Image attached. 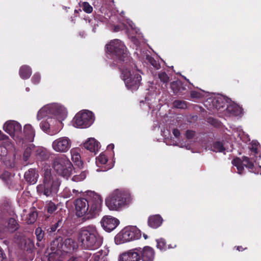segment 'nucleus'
Wrapping results in <instances>:
<instances>
[{
	"instance_id": "obj_22",
	"label": "nucleus",
	"mask_w": 261,
	"mask_h": 261,
	"mask_svg": "<svg viewBox=\"0 0 261 261\" xmlns=\"http://www.w3.org/2000/svg\"><path fill=\"white\" fill-rule=\"evenodd\" d=\"M23 133L26 139L29 142L33 141L35 137V131L30 124H26L23 128Z\"/></svg>"
},
{
	"instance_id": "obj_2",
	"label": "nucleus",
	"mask_w": 261,
	"mask_h": 261,
	"mask_svg": "<svg viewBox=\"0 0 261 261\" xmlns=\"http://www.w3.org/2000/svg\"><path fill=\"white\" fill-rule=\"evenodd\" d=\"M77 239L82 248L90 250L97 249L103 242V238L94 225L81 228L79 231Z\"/></svg>"
},
{
	"instance_id": "obj_30",
	"label": "nucleus",
	"mask_w": 261,
	"mask_h": 261,
	"mask_svg": "<svg viewBox=\"0 0 261 261\" xmlns=\"http://www.w3.org/2000/svg\"><path fill=\"white\" fill-rule=\"evenodd\" d=\"M57 205L51 201H49L47 202L45 209L48 213L52 214L57 210Z\"/></svg>"
},
{
	"instance_id": "obj_49",
	"label": "nucleus",
	"mask_w": 261,
	"mask_h": 261,
	"mask_svg": "<svg viewBox=\"0 0 261 261\" xmlns=\"http://www.w3.org/2000/svg\"><path fill=\"white\" fill-rule=\"evenodd\" d=\"M172 133H173V134L174 135V136L176 138H178L180 135L179 130L177 128L173 129Z\"/></svg>"
},
{
	"instance_id": "obj_4",
	"label": "nucleus",
	"mask_w": 261,
	"mask_h": 261,
	"mask_svg": "<svg viewBox=\"0 0 261 261\" xmlns=\"http://www.w3.org/2000/svg\"><path fill=\"white\" fill-rule=\"evenodd\" d=\"M60 181L56 175L51 173L50 167L43 170V182L37 187V191L40 195L53 197L58 192Z\"/></svg>"
},
{
	"instance_id": "obj_61",
	"label": "nucleus",
	"mask_w": 261,
	"mask_h": 261,
	"mask_svg": "<svg viewBox=\"0 0 261 261\" xmlns=\"http://www.w3.org/2000/svg\"><path fill=\"white\" fill-rule=\"evenodd\" d=\"M74 12H75V13H78V10H74Z\"/></svg>"
},
{
	"instance_id": "obj_56",
	"label": "nucleus",
	"mask_w": 261,
	"mask_h": 261,
	"mask_svg": "<svg viewBox=\"0 0 261 261\" xmlns=\"http://www.w3.org/2000/svg\"><path fill=\"white\" fill-rule=\"evenodd\" d=\"M176 247V245H174V246H172L171 244H169L167 246V249H171V248H174Z\"/></svg>"
},
{
	"instance_id": "obj_58",
	"label": "nucleus",
	"mask_w": 261,
	"mask_h": 261,
	"mask_svg": "<svg viewBox=\"0 0 261 261\" xmlns=\"http://www.w3.org/2000/svg\"><path fill=\"white\" fill-rule=\"evenodd\" d=\"M109 147H111L112 149H113L114 147V145L113 144H110L109 146Z\"/></svg>"
},
{
	"instance_id": "obj_24",
	"label": "nucleus",
	"mask_w": 261,
	"mask_h": 261,
	"mask_svg": "<svg viewBox=\"0 0 261 261\" xmlns=\"http://www.w3.org/2000/svg\"><path fill=\"white\" fill-rule=\"evenodd\" d=\"M14 175L7 171H5L0 175V178L5 182L7 186H11L13 184Z\"/></svg>"
},
{
	"instance_id": "obj_32",
	"label": "nucleus",
	"mask_w": 261,
	"mask_h": 261,
	"mask_svg": "<svg viewBox=\"0 0 261 261\" xmlns=\"http://www.w3.org/2000/svg\"><path fill=\"white\" fill-rule=\"evenodd\" d=\"M80 7L82 8L83 11L88 14H90L93 11V7L87 2H84L80 4Z\"/></svg>"
},
{
	"instance_id": "obj_19",
	"label": "nucleus",
	"mask_w": 261,
	"mask_h": 261,
	"mask_svg": "<svg viewBox=\"0 0 261 261\" xmlns=\"http://www.w3.org/2000/svg\"><path fill=\"white\" fill-rule=\"evenodd\" d=\"M98 142L94 138L89 139L84 144V147L91 152L96 153V151L98 149Z\"/></svg>"
},
{
	"instance_id": "obj_15",
	"label": "nucleus",
	"mask_w": 261,
	"mask_h": 261,
	"mask_svg": "<svg viewBox=\"0 0 261 261\" xmlns=\"http://www.w3.org/2000/svg\"><path fill=\"white\" fill-rule=\"evenodd\" d=\"M3 128L6 133L12 136L21 130V126L16 121L10 120L4 124Z\"/></svg>"
},
{
	"instance_id": "obj_36",
	"label": "nucleus",
	"mask_w": 261,
	"mask_h": 261,
	"mask_svg": "<svg viewBox=\"0 0 261 261\" xmlns=\"http://www.w3.org/2000/svg\"><path fill=\"white\" fill-rule=\"evenodd\" d=\"M86 176H87V172L84 171H82L79 175H74L72 177V179L74 181L79 182V181H81L84 180V179H85V178L86 177Z\"/></svg>"
},
{
	"instance_id": "obj_52",
	"label": "nucleus",
	"mask_w": 261,
	"mask_h": 261,
	"mask_svg": "<svg viewBox=\"0 0 261 261\" xmlns=\"http://www.w3.org/2000/svg\"><path fill=\"white\" fill-rule=\"evenodd\" d=\"M209 121L210 122H211L214 125L216 124V123H217V121L216 120V119H214V118H212V119L210 118L209 119Z\"/></svg>"
},
{
	"instance_id": "obj_13",
	"label": "nucleus",
	"mask_w": 261,
	"mask_h": 261,
	"mask_svg": "<svg viewBox=\"0 0 261 261\" xmlns=\"http://www.w3.org/2000/svg\"><path fill=\"white\" fill-rule=\"evenodd\" d=\"M103 228L108 232L113 230L119 224V221L111 216H104L100 221Z\"/></svg>"
},
{
	"instance_id": "obj_21",
	"label": "nucleus",
	"mask_w": 261,
	"mask_h": 261,
	"mask_svg": "<svg viewBox=\"0 0 261 261\" xmlns=\"http://www.w3.org/2000/svg\"><path fill=\"white\" fill-rule=\"evenodd\" d=\"M19 227V225L17 221L14 218H11L7 222V225L6 226V229L7 231L13 233L17 230Z\"/></svg>"
},
{
	"instance_id": "obj_31",
	"label": "nucleus",
	"mask_w": 261,
	"mask_h": 261,
	"mask_svg": "<svg viewBox=\"0 0 261 261\" xmlns=\"http://www.w3.org/2000/svg\"><path fill=\"white\" fill-rule=\"evenodd\" d=\"M38 217V213L36 211L30 212L26 219L27 222L29 224H32L36 221Z\"/></svg>"
},
{
	"instance_id": "obj_53",
	"label": "nucleus",
	"mask_w": 261,
	"mask_h": 261,
	"mask_svg": "<svg viewBox=\"0 0 261 261\" xmlns=\"http://www.w3.org/2000/svg\"><path fill=\"white\" fill-rule=\"evenodd\" d=\"M71 242H72V243H73V241H72L71 239H66V240H65V245H66L67 244H70V243H71Z\"/></svg>"
},
{
	"instance_id": "obj_8",
	"label": "nucleus",
	"mask_w": 261,
	"mask_h": 261,
	"mask_svg": "<svg viewBox=\"0 0 261 261\" xmlns=\"http://www.w3.org/2000/svg\"><path fill=\"white\" fill-rule=\"evenodd\" d=\"M53 167L59 175L66 179L71 175L73 168L71 162L65 156L56 158Z\"/></svg>"
},
{
	"instance_id": "obj_11",
	"label": "nucleus",
	"mask_w": 261,
	"mask_h": 261,
	"mask_svg": "<svg viewBox=\"0 0 261 261\" xmlns=\"http://www.w3.org/2000/svg\"><path fill=\"white\" fill-rule=\"evenodd\" d=\"M232 164L237 167L238 173L239 174L243 173L244 166L248 168L251 172H252L254 167L253 163L249 158L246 156H243L242 159L239 157L235 158L232 161Z\"/></svg>"
},
{
	"instance_id": "obj_55",
	"label": "nucleus",
	"mask_w": 261,
	"mask_h": 261,
	"mask_svg": "<svg viewBox=\"0 0 261 261\" xmlns=\"http://www.w3.org/2000/svg\"><path fill=\"white\" fill-rule=\"evenodd\" d=\"M119 30H120V28L118 25L115 26V28H114L115 32H118Z\"/></svg>"
},
{
	"instance_id": "obj_5",
	"label": "nucleus",
	"mask_w": 261,
	"mask_h": 261,
	"mask_svg": "<svg viewBox=\"0 0 261 261\" xmlns=\"http://www.w3.org/2000/svg\"><path fill=\"white\" fill-rule=\"evenodd\" d=\"M132 201L131 194L128 191L115 189L106 198V205L111 211H120L129 204Z\"/></svg>"
},
{
	"instance_id": "obj_38",
	"label": "nucleus",
	"mask_w": 261,
	"mask_h": 261,
	"mask_svg": "<svg viewBox=\"0 0 261 261\" xmlns=\"http://www.w3.org/2000/svg\"><path fill=\"white\" fill-rule=\"evenodd\" d=\"M62 240V238L59 237L58 238H56L54 240H53L51 243V249L52 250H55L56 248H60L59 246L60 244H61V241Z\"/></svg>"
},
{
	"instance_id": "obj_18",
	"label": "nucleus",
	"mask_w": 261,
	"mask_h": 261,
	"mask_svg": "<svg viewBox=\"0 0 261 261\" xmlns=\"http://www.w3.org/2000/svg\"><path fill=\"white\" fill-rule=\"evenodd\" d=\"M163 219L160 215L150 216L148 219V225L152 228H157L161 226Z\"/></svg>"
},
{
	"instance_id": "obj_14",
	"label": "nucleus",
	"mask_w": 261,
	"mask_h": 261,
	"mask_svg": "<svg viewBox=\"0 0 261 261\" xmlns=\"http://www.w3.org/2000/svg\"><path fill=\"white\" fill-rule=\"evenodd\" d=\"M140 259V251L138 248L123 252L119 257V261H139Z\"/></svg>"
},
{
	"instance_id": "obj_37",
	"label": "nucleus",
	"mask_w": 261,
	"mask_h": 261,
	"mask_svg": "<svg viewBox=\"0 0 261 261\" xmlns=\"http://www.w3.org/2000/svg\"><path fill=\"white\" fill-rule=\"evenodd\" d=\"M35 234L38 241H41L44 237V231L41 227H38L35 229Z\"/></svg>"
},
{
	"instance_id": "obj_59",
	"label": "nucleus",
	"mask_w": 261,
	"mask_h": 261,
	"mask_svg": "<svg viewBox=\"0 0 261 261\" xmlns=\"http://www.w3.org/2000/svg\"><path fill=\"white\" fill-rule=\"evenodd\" d=\"M143 237L145 239H146L148 238L147 236L145 234H143Z\"/></svg>"
},
{
	"instance_id": "obj_6",
	"label": "nucleus",
	"mask_w": 261,
	"mask_h": 261,
	"mask_svg": "<svg viewBox=\"0 0 261 261\" xmlns=\"http://www.w3.org/2000/svg\"><path fill=\"white\" fill-rule=\"evenodd\" d=\"M120 66L119 69L126 87L132 90H137L140 85L142 77L139 73H135L134 71V70H138L136 65L133 62L126 66Z\"/></svg>"
},
{
	"instance_id": "obj_23",
	"label": "nucleus",
	"mask_w": 261,
	"mask_h": 261,
	"mask_svg": "<svg viewBox=\"0 0 261 261\" xmlns=\"http://www.w3.org/2000/svg\"><path fill=\"white\" fill-rule=\"evenodd\" d=\"M19 74L21 79L23 80L28 79L32 74V69L28 65H23L19 69Z\"/></svg>"
},
{
	"instance_id": "obj_7",
	"label": "nucleus",
	"mask_w": 261,
	"mask_h": 261,
	"mask_svg": "<svg viewBox=\"0 0 261 261\" xmlns=\"http://www.w3.org/2000/svg\"><path fill=\"white\" fill-rule=\"evenodd\" d=\"M141 231L136 226H129L124 228L116 235L115 238L117 244H120L138 240L141 238Z\"/></svg>"
},
{
	"instance_id": "obj_39",
	"label": "nucleus",
	"mask_w": 261,
	"mask_h": 261,
	"mask_svg": "<svg viewBox=\"0 0 261 261\" xmlns=\"http://www.w3.org/2000/svg\"><path fill=\"white\" fill-rule=\"evenodd\" d=\"M146 59L148 62L155 69H159L160 68V65L153 57L147 56Z\"/></svg>"
},
{
	"instance_id": "obj_42",
	"label": "nucleus",
	"mask_w": 261,
	"mask_h": 261,
	"mask_svg": "<svg viewBox=\"0 0 261 261\" xmlns=\"http://www.w3.org/2000/svg\"><path fill=\"white\" fill-rule=\"evenodd\" d=\"M63 196L65 198L73 197V194L70 189L67 187H66L63 191Z\"/></svg>"
},
{
	"instance_id": "obj_1",
	"label": "nucleus",
	"mask_w": 261,
	"mask_h": 261,
	"mask_svg": "<svg viewBox=\"0 0 261 261\" xmlns=\"http://www.w3.org/2000/svg\"><path fill=\"white\" fill-rule=\"evenodd\" d=\"M102 197L94 191H88L87 198H81L75 200L76 215L79 217L86 215L87 219H91L98 215L101 210Z\"/></svg>"
},
{
	"instance_id": "obj_25",
	"label": "nucleus",
	"mask_w": 261,
	"mask_h": 261,
	"mask_svg": "<svg viewBox=\"0 0 261 261\" xmlns=\"http://www.w3.org/2000/svg\"><path fill=\"white\" fill-rule=\"evenodd\" d=\"M210 150L216 152H222L226 150L222 142H214L211 146Z\"/></svg>"
},
{
	"instance_id": "obj_57",
	"label": "nucleus",
	"mask_w": 261,
	"mask_h": 261,
	"mask_svg": "<svg viewBox=\"0 0 261 261\" xmlns=\"http://www.w3.org/2000/svg\"><path fill=\"white\" fill-rule=\"evenodd\" d=\"M251 150L255 153H257V148H254V147H253L252 148Z\"/></svg>"
},
{
	"instance_id": "obj_54",
	"label": "nucleus",
	"mask_w": 261,
	"mask_h": 261,
	"mask_svg": "<svg viewBox=\"0 0 261 261\" xmlns=\"http://www.w3.org/2000/svg\"><path fill=\"white\" fill-rule=\"evenodd\" d=\"M72 193L73 194V197L74 195H76L77 194L79 193V191L77 190H76L75 189H73L72 191Z\"/></svg>"
},
{
	"instance_id": "obj_45",
	"label": "nucleus",
	"mask_w": 261,
	"mask_h": 261,
	"mask_svg": "<svg viewBox=\"0 0 261 261\" xmlns=\"http://www.w3.org/2000/svg\"><path fill=\"white\" fill-rule=\"evenodd\" d=\"M190 96L192 98H200L202 96L200 92L197 91H191L190 92Z\"/></svg>"
},
{
	"instance_id": "obj_26",
	"label": "nucleus",
	"mask_w": 261,
	"mask_h": 261,
	"mask_svg": "<svg viewBox=\"0 0 261 261\" xmlns=\"http://www.w3.org/2000/svg\"><path fill=\"white\" fill-rule=\"evenodd\" d=\"M36 159L40 161H46L49 157V154L47 152L42 148H38L36 151Z\"/></svg>"
},
{
	"instance_id": "obj_28",
	"label": "nucleus",
	"mask_w": 261,
	"mask_h": 261,
	"mask_svg": "<svg viewBox=\"0 0 261 261\" xmlns=\"http://www.w3.org/2000/svg\"><path fill=\"white\" fill-rule=\"evenodd\" d=\"M63 225L62 219L58 220V221L54 224L51 225L47 229V231L50 234L54 233L57 230H59Z\"/></svg>"
},
{
	"instance_id": "obj_46",
	"label": "nucleus",
	"mask_w": 261,
	"mask_h": 261,
	"mask_svg": "<svg viewBox=\"0 0 261 261\" xmlns=\"http://www.w3.org/2000/svg\"><path fill=\"white\" fill-rule=\"evenodd\" d=\"M8 153V150L7 148L4 146L3 145H2L0 146V156H5Z\"/></svg>"
},
{
	"instance_id": "obj_16",
	"label": "nucleus",
	"mask_w": 261,
	"mask_h": 261,
	"mask_svg": "<svg viewBox=\"0 0 261 261\" xmlns=\"http://www.w3.org/2000/svg\"><path fill=\"white\" fill-rule=\"evenodd\" d=\"M24 177L28 183L32 185L36 184L39 177L38 170L36 168L29 169L25 172Z\"/></svg>"
},
{
	"instance_id": "obj_44",
	"label": "nucleus",
	"mask_w": 261,
	"mask_h": 261,
	"mask_svg": "<svg viewBox=\"0 0 261 261\" xmlns=\"http://www.w3.org/2000/svg\"><path fill=\"white\" fill-rule=\"evenodd\" d=\"M41 80V76L39 73H35L32 77V82L34 84H38Z\"/></svg>"
},
{
	"instance_id": "obj_43",
	"label": "nucleus",
	"mask_w": 261,
	"mask_h": 261,
	"mask_svg": "<svg viewBox=\"0 0 261 261\" xmlns=\"http://www.w3.org/2000/svg\"><path fill=\"white\" fill-rule=\"evenodd\" d=\"M40 128L45 132L47 133L48 130L49 129V124L47 121H42L40 123Z\"/></svg>"
},
{
	"instance_id": "obj_12",
	"label": "nucleus",
	"mask_w": 261,
	"mask_h": 261,
	"mask_svg": "<svg viewBox=\"0 0 261 261\" xmlns=\"http://www.w3.org/2000/svg\"><path fill=\"white\" fill-rule=\"evenodd\" d=\"M71 145V140L68 137H62L54 141L52 147L57 152H65L70 149Z\"/></svg>"
},
{
	"instance_id": "obj_48",
	"label": "nucleus",
	"mask_w": 261,
	"mask_h": 261,
	"mask_svg": "<svg viewBox=\"0 0 261 261\" xmlns=\"http://www.w3.org/2000/svg\"><path fill=\"white\" fill-rule=\"evenodd\" d=\"M0 261H8L7 256L1 248H0Z\"/></svg>"
},
{
	"instance_id": "obj_33",
	"label": "nucleus",
	"mask_w": 261,
	"mask_h": 261,
	"mask_svg": "<svg viewBox=\"0 0 261 261\" xmlns=\"http://www.w3.org/2000/svg\"><path fill=\"white\" fill-rule=\"evenodd\" d=\"M158 77L164 84H167L169 81V77L165 71H161L158 73Z\"/></svg>"
},
{
	"instance_id": "obj_17",
	"label": "nucleus",
	"mask_w": 261,
	"mask_h": 261,
	"mask_svg": "<svg viewBox=\"0 0 261 261\" xmlns=\"http://www.w3.org/2000/svg\"><path fill=\"white\" fill-rule=\"evenodd\" d=\"M140 251L141 258L143 261H153L154 252L153 249L149 246H146L142 250L139 249Z\"/></svg>"
},
{
	"instance_id": "obj_29",
	"label": "nucleus",
	"mask_w": 261,
	"mask_h": 261,
	"mask_svg": "<svg viewBox=\"0 0 261 261\" xmlns=\"http://www.w3.org/2000/svg\"><path fill=\"white\" fill-rule=\"evenodd\" d=\"M71 155L72 160L75 165L80 168L82 167L83 163L81 160L80 154L77 152L72 151L71 152Z\"/></svg>"
},
{
	"instance_id": "obj_41",
	"label": "nucleus",
	"mask_w": 261,
	"mask_h": 261,
	"mask_svg": "<svg viewBox=\"0 0 261 261\" xmlns=\"http://www.w3.org/2000/svg\"><path fill=\"white\" fill-rule=\"evenodd\" d=\"M32 148L34 147H28L24 150L23 154V159L24 161H27L29 160L32 153Z\"/></svg>"
},
{
	"instance_id": "obj_9",
	"label": "nucleus",
	"mask_w": 261,
	"mask_h": 261,
	"mask_svg": "<svg viewBox=\"0 0 261 261\" xmlns=\"http://www.w3.org/2000/svg\"><path fill=\"white\" fill-rule=\"evenodd\" d=\"M93 122V114L89 111L76 114L73 119L74 126L80 128L88 127Z\"/></svg>"
},
{
	"instance_id": "obj_10",
	"label": "nucleus",
	"mask_w": 261,
	"mask_h": 261,
	"mask_svg": "<svg viewBox=\"0 0 261 261\" xmlns=\"http://www.w3.org/2000/svg\"><path fill=\"white\" fill-rule=\"evenodd\" d=\"M54 112L63 119L66 117L67 115L66 110L61 106H45L38 111L37 116V119L39 120L48 117L50 113Z\"/></svg>"
},
{
	"instance_id": "obj_3",
	"label": "nucleus",
	"mask_w": 261,
	"mask_h": 261,
	"mask_svg": "<svg viewBox=\"0 0 261 261\" xmlns=\"http://www.w3.org/2000/svg\"><path fill=\"white\" fill-rule=\"evenodd\" d=\"M106 51L112 55L115 61L111 64V66H115L120 68V65L126 66L133 62V59L130 56L124 44L119 39L111 40L106 45Z\"/></svg>"
},
{
	"instance_id": "obj_50",
	"label": "nucleus",
	"mask_w": 261,
	"mask_h": 261,
	"mask_svg": "<svg viewBox=\"0 0 261 261\" xmlns=\"http://www.w3.org/2000/svg\"><path fill=\"white\" fill-rule=\"evenodd\" d=\"M9 138L8 136L4 134L1 130H0V140H5Z\"/></svg>"
},
{
	"instance_id": "obj_60",
	"label": "nucleus",
	"mask_w": 261,
	"mask_h": 261,
	"mask_svg": "<svg viewBox=\"0 0 261 261\" xmlns=\"http://www.w3.org/2000/svg\"><path fill=\"white\" fill-rule=\"evenodd\" d=\"M220 106L218 107V106H216V108L218 109V110H219L220 109Z\"/></svg>"
},
{
	"instance_id": "obj_40",
	"label": "nucleus",
	"mask_w": 261,
	"mask_h": 261,
	"mask_svg": "<svg viewBox=\"0 0 261 261\" xmlns=\"http://www.w3.org/2000/svg\"><path fill=\"white\" fill-rule=\"evenodd\" d=\"M174 106L178 109H185L187 108V102L185 101L175 100L173 102Z\"/></svg>"
},
{
	"instance_id": "obj_35",
	"label": "nucleus",
	"mask_w": 261,
	"mask_h": 261,
	"mask_svg": "<svg viewBox=\"0 0 261 261\" xmlns=\"http://www.w3.org/2000/svg\"><path fill=\"white\" fill-rule=\"evenodd\" d=\"M108 160L107 157L103 153H100V155L96 158V164L98 166L99 165H105L106 164Z\"/></svg>"
},
{
	"instance_id": "obj_51",
	"label": "nucleus",
	"mask_w": 261,
	"mask_h": 261,
	"mask_svg": "<svg viewBox=\"0 0 261 261\" xmlns=\"http://www.w3.org/2000/svg\"><path fill=\"white\" fill-rule=\"evenodd\" d=\"M235 248H236L237 250H238L239 251H242L247 248H243L241 246H237V247H235Z\"/></svg>"
},
{
	"instance_id": "obj_34",
	"label": "nucleus",
	"mask_w": 261,
	"mask_h": 261,
	"mask_svg": "<svg viewBox=\"0 0 261 261\" xmlns=\"http://www.w3.org/2000/svg\"><path fill=\"white\" fill-rule=\"evenodd\" d=\"M157 245L156 247L161 251H165L167 249L166 242L164 239H160L156 240Z\"/></svg>"
},
{
	"instance_id": "obj_20",
	"label": "nucleus",
	"mask_w": 261,
	"mask_h": 261,
	"mask_svg": "<svg viewBox=\"0 0 261 261\" xmlns=\"http://www.w3.org/2000/svg\"><path fill=\"white\" fill-rule=\"evenodd\" d=\"M170 88L174 94L178 95L182 94L186 90V88L183 86L182 83L178 81L171 82Z\"/></svg>"
},
{
	"instance_id": "obj_27",
	"label": "nucleus",
	"mask_w": 261,
	"mask_h": 261,
	"mask_svg": "<svg viewBox=\"0 0 261 261\" xmlns=\"http://www.w3.org/2000/svg\"><path fill=\"white\" fill-rule=\"evenodd\" d=\"M227 110L234 116H238L241 113V108L236 104L229 105L227 107Z\"/></svg>"
},
{
	"instance_id": "obj_47",
	"label": "nucleus",
	"mask_w": 261,
	"mask_h": 261,
	"mask_svg": "<svg viewBox=\"0 0 261 261\" xmlns=\"http://www.w3.org/2000/svg\"><path fill=\"white\" fill-rule=\"evenodd\" d=\"M195 133L193 130H187L186 133V136L187 139H191L195 136Z\"/></svg>"
}]
</instances>
